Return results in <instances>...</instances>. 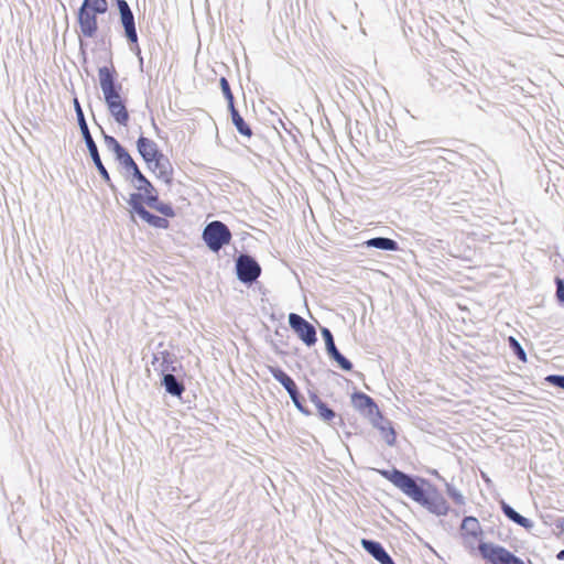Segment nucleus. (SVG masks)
<instances>
[{
  "mask_svg": "<svg viewBox=\"0 0 564 564\" xmlns=\"http://www.w3.org/2000/svg\"><path fill=\"white\" fill-rule=\"evenodd\" d=\"M379 474L401 490L406 497L426 508L432 513L444 516L449 507L442 494L437 490H425L412 477L399 469H382Z\"/></svg>",
  "mask_w": 564,
  "mask_h": 564,
  "instance_id": "f257e3e1",
  "label": "nucleus"
},
{
  "mask_svg": "<svg viewBox=\"0 0 564 564\" xmlns=\"http://www.w3.org/2000/svg\"><path fill=\"white\" fill-rule=\"evenodd\" d=\"M100 88L105 104L111 118L121 127H128L130 112L127 107V98L122 95V86L117 83V70L113 65L98 69Z\"/></svg>",
  "mask_w": 564,
  "mask_h": 564,
  "instance_id": "f03ea898",
  "label": "nucleus"
},
{
  "mask_svg": "<svg viewBox=\"0 0 564 564\" xmlns=\"http://www.w3.org/2000/svg\"><path fill=\"white\" fill-rule=\"evenodd\" d=\"M137 148L148 169L159 178L170 183L173 167L169 159L160 151L158 143L152 139L141 135L137 141Z\"/></svg>",
  "mask_w": 564,
  "mask_h": 564,
  "instance_id": "7ed1b4c3",
  "label": "nucleus"
},
{
  "mask_svg": "<svg viewBox=\"0 0 564 564\" xmlns=\"http://www.w3.org/2000/svg\"><path fill=\"white\" fill-rule=\"evenodd\" d=\"M107 11V0H84L77 13L80 35L87 39L96 36L98 31L97 14H104Z\"/></svg>",
  "mask_w": 564,
  "mask_h": 564,
  "instance_id": "20e7f679",
  "label": "nucleus"
},
{
  "mask_svg": "<svg viewBox=\"0 0 564 564\" xmlns=\"http://www.w3.org/2000/svg\"><path fill=\"white\" fill-rule=\"evenodd\" d=\"M203 239L210 250L217 252L230 242L231 232L225 224L215 220L205 227Z\"/></svg>",
  "mask_w": 564,
  "mask_h": 564,
  "instance_id": "39448f33",
  "label": "nucleus"
},
{
  "mask_svg": "<svg viewBox=\"0 0 564 564\" xmlns=\"http://www.w3.org/2000/svg\"><path fill=\"white\" fill-rule=\"evenodd\" d=\"M74 106H75L78 123H79L82 133L84 135L85 142L87 144V148L89 150V153L91 155V159H93L96 167L98 169L100 175L102 176V178L106 182H109L110 181V176H109L108 171L106 170V167L104 166V164H102V162L100 160L97 145L94 142L91 135H90L89 129L87 127V123H86V120H85V117H84V112H83L82 107H80V105H79V102H78V100L76 98L74 99Z\"/></svg>",
  "mask_w": 564,
  "mask_h": 564,
  "instance_id": "423d86ee",
  "label": "nucleus"
},
{
  "mask_svg": "<svg viewBox=\"0 0 564 564\" xmlns=\"http://www.w3.org/2000/svg\"><path fill=\"white\" fill-rule=\"evenodd\" d=\"M478 551L481 557L490 564H519L522 561L507 549L492 543H480Z\"/></svg>",
  "mask_w": 564,
  "mask_h": 564,
  "instance_id": "0eeeda50",
  "label": "nucleus"
},
{
  "mask_svg": "<svg viewBox=\"0 0 564 564\" xmlns=\"http://www.w3.org/2000/svg\"><path fill=\"white\" fill-rule=\"evenodd\" d=\"M237 275L241 282L251 283L261 274V268L258 262L247 254H241L237 259Z\"/></svg>",
  "mask_w": 564,
  "mask_h": 564,
  "instance_id": "6e6552de",
  "label": "nucleus"
},
{
  "mask_svg": "<svg viewBox=\"0 0 564 564\" xmlns=\"http://www.w3.org/2000/svg\"><path fill=\"white\" fill-rule=\"evenodd\" d=\"M289 323L296 335L307 345L312 346L316 343V330L312 324L305 321L302 316L291 313L289 315Z\"/></svg>",
  "mask_w": 564,
  "mask_h": 564,
  "instance_id": "1a4fd4ad",
  "label": "nucleus"
},
{
  "mask_svg": "<svg viewBox=\"0 0 564 564\" xmlns=\"http://www.w3.org/2000/svg\"><path fill=\"white\" fill-rule=\"evenodd\" d=\"M117 6L121 15V22L124 26L126 35L132 43L138 42V35L135 31L134 17L130 10L129 4L124 0H118Z\"/></svg>",
  "mask_w": 564,
  "mask_h": 564,
  "instance_id": "9d476101",
  "label": "nucleus"
},
{
  "mask_svg": "<svg viewBox=\"0 0 564 564\" xmlns=\"http://www.w3.org/2000/svg\"><path fill=\"white\" fill-rule=\"evenodd\" d=\"M351 403L355 409L365 412L368 415L379 414V408L368 394L364 392H355L351 395Z\"/></svg>",
  "mask_w": 564,
  "mask_h": 564,
  "instance_id": "9b49d317",
  "label": "nucleus"
},
{
  "mask_svg": "<svg viewBox=\"0 0 564 564\" xmlns=\"http://www.w3.org/2000/svg\"><path fill=\"white\" fill-rule=\"evenodd\" d=\"M324 338H325V344H326V349L328 351V354L338 362V365L346 371H350L352 369V365L351 362L345 358L336 348L335 346V343H334V339H333V335L332 333L329 332V329L327 328H324L323 332H322Z\"/></svg>",
  "mask_w": 564,
  "mask_h": 564,
  "instance_id": "f8f14e48",
  "label": "nucleus"
},
{
  "mask_svg": "<svg viewBox=\"0 0 564 564\" xmlns=\"http://www.w3.org/2000/svg\"><path fill=\"white\" fill-rule=\"evenodd\" d=\"M362 547L371 554L380 564H394L391 556L386 552L379 542L362 539Z\"/></svg>",
  "mask_w": 564,
  "mask_h": 564,
  "instance_id": "ddd939ff",
  "label": "nucleus"
},
{
  "mask_svg": "<svg viewBox=\"0 0 564 564\" xmlns=\"http://www.w3.org/2000/svg\"><path fill=\"white\" fill-rule=\"evenodd\" d=\"M268 369L270 373L274 377V379L278 380L288 392H294V389L297 388L294 380L290 376H288L282 369L272 366H268Z\"/></svg>",
  "mask_w": 564,
  "mask_h": 564,
  "instance_id": "4468645a",
  "label": "nucleus"
},
{
  "mask_svg": "<svg viewBox=\"0 0 564 564\" xmlns=\"http://www.w3.org/2000/svg\"><path fill=\"white\" fill-rule=\"evenodd\" d=\"M501 509H502L503 513L506 514V517H508L510 520H512L517 524L521 525L522 528L530 530L533 527V523L531 520L519 514L516 510H513L506 502L501 503Z\"/></svg>",
  "mask_w": 564,
  "mask_h": 564,
  "instance_id": "2eb2a0df",
  "label": "nucleus"
},
{
  "mask_svg": "<svg viewBox=\"0 0 564 564\" xmlns=\"http://www.w3.org/2000/svg\"><path fill=\"white\" fill-rule=\"evenodd\" d=\"M135 187L141 192V194L145 195L147 204L149 206H153V203L158 202L156 191L147 177L141 180L140 183H137Z\"/></svg>",
  "mask_w": 564,
  "mask_h": 564,
  "instance_id": "dca6fc26",
  "label": "nucleus"
},
{
  "mask_svg": "<svg viewBox=\"0 0 564 564\" xmlns=\"http://www.w3.org/2000/svg\"><path fill=\"white\" fill-rule=\"evenodd\" d=\"M162 384L164 386L165 390L173 395L180 397L184 392V386L180 383L171 373H167L163 377Z\"/></svg>",
  "mask_w": 564,
  "mask_h": 564,
  "instance_id": "f3484780",
  "label": "nucleus"
},
{
  "mask_svg": "<svg viewBox=\"0 0 564 564\" xmlns=\"http://www.w3.org/2000/svg\"><path fill=\"white\" fill-rule=\"evenodd\" d=\"M232 122L237 130L245 137L250 138L252 135L251 128L245 122L243 118L239 115L238 110L235 108H229Z\"/></svg>",
  "mask_w": 564,
  "mask_h": 564,
  "instance_id": "a211bd4d",
  "label": "nucleus"
},
{
  "mask_svg": "<svg viewBox=\"0 0 564 564\" xmlns=\"http://www.w3.org/2000/svg\"><path fill=\"white\" fill-rule=\"evenodd\" d=\"M376 426L379 429L381 437L384 440V442L388 445L392 446L395 444L397 434L389 421H384L380 424H376Z\"/></svg>",
  "mask_w": 564,
  "mask_h": 564,
  "instance_id": "6ab92c4d",
  "label": "nucleus"
},
{
  "mask_svg": "<svg viewBox=\"0 0 564 564\" xmlns=\"http://www.w3.org/2000/svg\"><path fill=\"white\" fill-rule=\"evenodd\" d=\"M140 218L155 228L166 229L170 225V223L166 218L155 216L148 210L142 212V215L140 216Z\"/></svg>",
  "mask_w": 564,
  "mask_h": 564,
  "instance_id": "aec40b11",
  "label": "nucleus"
},
{
  "mask_svg": "<svg viewBox=\"0 0 564 564\" xmlns=\"http://www.w3.org/2000/svg\"><path fill=\"white\" fill-rule=\"evenodd\" d=\"M462 530L473 538H477L481 533L479 522L474 517H466L463 520Z\"/></svg>",
  "mask_w": 564,
  "mask_h": 564,
  "instance_id": "412c9836",
  "label": "nucleus"
},
{
  "mask_svg": "<svg viewBox=\"0 0 564 564\" xmlns=\"http://www.w3.org/2000/svg\"><path fill=\"white\" fill-rule=\"evenodd\" d=\"M367 245L369 247H375V248L382 249V250H397L398 249V243L394 240L389 239V238H382V237L372 238L367 241Z\"/></svg>",
  "mask_w": 564,
  "mask_h": 564,
  "instance_id": "4be33fe9",
  "label": "nucleus"
},
{
  "mask_svg": "<svg viewBox=\"0 0 564 564\" xmlns=\"http://www.w3.org/2000/svg\"><path fill=\"white\" fill-rule=\"evenodd\" d=\"M129 204L133 208V210L139 215V217L142 215V212H145L144 204H147V198L144 194L135 193L131 194Z\"/></svg>",
  "mask_w": 564,
  "mask_h": 564,
  "instance_id": "5701e85b",
  "label": "nucleus"
},
{
  "mask_svg": "<svg viewBox=\"0 0 564 564\" xmlns=\"http://www.w3.org/2000/svg\"><path fill=\"white\" fill-rule=\"evenodd\" d=\"M315 406L317 409L318 415L322 420L326 422H330L335 419L336 414L335 412L327 406L326 403L321 401L319 399L315 401Z\"/></svg>",
  "mask_w": 564,
  "mask_h": 564,
  "instance_id": "b1692460",
  "label": "nucleus"
},
{
  "mask_svg": "<svg viewBox=\"0 0 564 564\" xmlns=\"http://www.w3.org/2000/svg\"><path fill=\"white\" fill-rule=\"evenodd\" d=\"M116 159L121 163V165L127 169L128 166H132L134 160L131 158V155L128 153V151L119 145L113 151Z\"/></svg>",
  "mask_w": 564,
  "mask_h": 564,
  "instance_id": "393cba45",
  "label": "nucleus"
},
{
  "mask_svg": "<svg viewBox=\"0 0 564 564\" xmlns=\"http://www.w3.org/2000/svg\"><path fill=\"white\" fill-rule=\"evenodd\" d=\"M116 159L121 163V165L127 169L128 166H132L134 160L131 158V155L128 153V151L119 145L113 151Z\"/></svg>",
  "mask_w": 564,
  "mask_h": 564,
  "instance_id": "a878e982",
  "label": "nucleus"
},
{
  "mask_svg": "<svg viewBox=\"0 0 564 564\" xmlns=\"http://www.w3.org/2000/svg\"><path fill=\"white\" fill-rule=\"evenodd\" d=\"M221 91L227 100L228 108H232L235 106V98L231 93L228 80L225 77H221L219 80Z\"/></svg>",
  "mask_w": 564,
  "mask_h": 564,
  "instance_id": "bb28decb",
  "label": "nucleus"
},
{
  "mask_svg": "<svg viewBox=\"0 0 564 564\" xmlns=\"http://www.w3.org/2000/svg\"><path fill=\"white\" fill-rule=\"evenodd\" d=\"M508 343H509V346L512 348V350L514 351V354L517 355V357L522 361V362H525L527 361V354L525 351L523 350V348L521 347V345L519 344V341L510 336L508 338Z\"/></svg>",
  "mask_w": 564,
  "mask_h": 564,
  "instance_id": "cd10ccee",
  "label": "nucleus"
},
{
  "mask_svg": "<svg viewBox=\"0 0 564 564\" xmlns=\"http://www.w3.org/2000/svg\"><path fill=\"white\" fill-rule=\"evenodd\" d=\"M152 207L155 208L159 213H161L165 217L174 216V210H173L172 206L169 204L159 203V200H158L156 203H153Z\"/></svg>",
  "mask_w": 564,
  "mask_h": 564,
  "instance_id": "c85d7f7f",
  "label": "nucleus"
},
{
  "mask_svg": "<svg viewBox=\"0 0 564 564\" xmlns=\"http://www.w3.org/2000/svg\"><path fill=\"white\" fill-rule=\"evenodd\" d=\"M126 170L132 173L133 177L137 180V183H140V181L144 180L145 177L139 170L135 162H133L132 166H128Z\"/></svg>",
  "mask_w": 564,
  "mask_h": 564,
  "instance_id": "c756f323",
  "label": "nucleus"
},
{
  "mask_svg": "<svg viewBox=\"0 0 564 564\" xmlns=\"http://www.w3.org/2000/svg\"><path fill=\"white\" fill-rule=\"evenodd\" d=\"M546 381L564 389V376L551 375L546 377Z\"/></svg>",
  "mask_w": 564,
  "mask_h": 564,
  "instance_id": "7c9ffc66",
  "label": "nucleus"
},
{
  "mask_svg": "<svg viewBox=\"0 0 564 564\" xmlns=\"http://www.w3.org/2000/svg\"><path fill=\"white\" fill-rule=\"evenodd\" d=\"M105 143L106 145L108 147L109 150H111L112 152L116 150V148H118L119 145H121L116 138L111 137V135H105Z\"/></svg>",
  "mask_w": 564,
  "mask_h": 564,
  "instance_id": "2f4dec72",
  "label": "nucleus"
},
{
  "mask_svg": "<svg viewBox=\"0 0 564 564\" xmlns=\"http://www.w3.org/2000/svg\"><path fill=\"white\" fill-rule=\"evenodd\" d=\"M556 296L564 303V282L562 279H556Z\"/></svg>",
  "mask_w": 564,
  "mask_h": 564,
  "instance_id": "473e14b6",
  "label": "nucleus"
},
{
  "mask_svg": "<svg viewBox=\"0 0 564 564\" xmlns=\"http://www.w3.org/2000/svg\"><path fill=\"white\" fill-rule=\"evenodd\" d=\"M294 405L302 412H304V409L302 406V403L300 402V398H299V391H297V388L294 389V392H289Z\"/></svg>",
  "mask_w": 564,
  "mask_h": 564,
  "instance_id": "72a5a7b5",
  "label": "nucleus"
},
{
  "mask_svg": "<svg viewBox=\"0 0 564 564\" xmlns=\"http://www.w3.org/2000/svg\"><path fill=\"white\" fill-rule=\"evenodd\" d=\"M294 405L302 412H304V409L302 406V403L300 402V398H299V391H297V388L294 389V392H289Z\"/></svg>",
  "mask_w": 564,
  "mask_h": 564,
  "instance_id": "f704fd0d",
  "label": "nucleus"
},
{
  "mask_svg": "<svg viewBox=\"0 0 564 564\" xmlns=\"http://www.w3.org/2000/svg\"><path fill=\"white\" fill-rule=\"evenodd\" d=\"M556 558L560 560V561H564V550L560 551L557 554H556Z\"/></svg>",
  "mask_w": 564,
  "mask_h": 564,
  "instance_id": "c9c22d12",
  "label": "nucleus"
},
{
  "mask_svg": "<svg viewBox=\"0 0 564 564\" xmlns=\"http://www.w3.org/2000/svg\"><path fill=\"white\" fill-rule=\"evenodd\" d=\"M453 497H454V499H455L456 501H458V502H462V501H463V497H462V495H459V494H454V495H453Z\"/></svg>",
  "mask_w": 564,
  "mask_h": 564,
  "instance_id": "e433bc0d",
  "label": "nucleus"
},
{
  "mask_svg": "<svg viewBox=\"0 0 564 564\" xmlns=\"http://www.w3.org/2000/svg\"><path fill=\"white\" fill-rule=\"evenodd\" d=\"M558 528H561V530L564 532V520L560 522Z\"/></svg>",
  "mask_w": 564,
  "mask_h": 564,
  "instance_id": "4c0bfd02",
  "label": "nucleus"
},
{
  "mask_svg": "<svg viewBox=\"0 0 564 564\" xmlns=\"http://www.w3.org/2000/svg\"><path fill=\"white\" fill-rule=\"evenodd\" d=\"M519 564H524V562H523V561H521Z\"/></svg>",
  "mask_w": 564,
  "mask_h": 564,
  "instance_id": "58836bf2",
  "label": "nucleus"
}]
</instances>
